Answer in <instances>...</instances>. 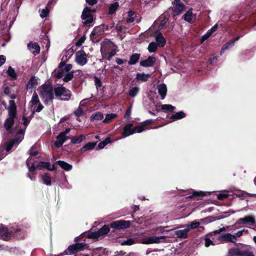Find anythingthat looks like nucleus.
Listing matches in <instances>:
<instances>
[{
	"mask_svg": "<svg viewBox=\"0 0 256 256\" xmlns=\"http://www.w3.org/2000/svg\"><path fill=\"white\" fill-rule=\"evenodd\" d=\"M6 109L8 110L9 117L5 121L4 126L8 131L12 132L11 128L14 124V119L17 113L16 106L14 100L9 101V106Z\"/></svg>",
	"mask_w": 256,
	"mask_h": 256,
	"instance_id": "1",
	"label": "nucleus"
},
{
	"mask_svg": "<svg viewBox=\"0 0 256 256\" xmlns=\"http://www.w3.org/2000/svg\"><path fill=\"white\" fill-rule=\"evenodd\" d=\"M54 90L50 85L44 84L42 86L40 96L46 104L52 102L54 99Z\"/></svg>",
	"mask_w": 256,
	"mask_h": 256,
	"instance_id": "2",
	"label": "nucleus"
},
{
	"mask_svg": "<svg viewBox=\"0 0 256 256\" xmlns=\"http://www.w3.org/2000/svg\"><path fill=\"white\" fill-rule=\"evenodd\" d=\"M54 92L56 98L60 100H68L72 96L70 91L62 86L55 88Z\"/></svg>",
	"mask_w": 256,
	"mask_h": 256,
	"instance_id": "3",
	"label": "nucleus"
},
{
	"mask_svg": "<svg viewBox=\"0 0 256 256\" xmlns=\"http://www.w3.org/2000/svg\"><path fill=\"white\" fill-rule=\"evenodd\" d=\"M88 248V245L84 243H76L70 246L63 253L60 254L59 256H62L64 254H72L84 250Z\"/></svg>",
	"mask_w": 256,
	"mask_h": 256,
	"instance_id": "4",
	"label": "nucleus"
},
{
	"mask_svg": "<svg viewBox=\"0 0 256 256\" xmlns=\"http://www.w3.org/2000/svg\"><path fill=\"white\" fill-rule=\"evenodd\" d=\"M24 132L25 130L20 129L17 132L16 137L6 144V149L7 152L10 151L13 146L18 145L20 142L24 138Z\"/></svg>",
	"mask_w": 256,
	"mask_h": 256,
	"instance_id": "5",
	"label": "nucleus"
},
{
	"mask_svg": "<svg viewBox=\"0 0 256 256\" xmlns=\"http://www.w3.org/2000/svg\"><path fill=\"white\" fill-rule=\"evenodd\" d=\"M94 10H91L90 8H85L82 12L81 18L84 20L83 24L86 25L90 24L93 22V16L91 12H95Z\"/></svg>",
	"mask_w": 256,
	"mask_h": 256,
	"instance_id": "6",
	"label": "nucleus"
},
{
	"mask_svg": "<svg viewBox=\"0 0 256 256\" xmlns=\"http://www.w3.org/2000/svg\"><path fill=\"white\" fill-rule=\"evenodd\" d=\"M131 222L129 220H118L111 222L110 226L112 228L120 230L128 228Z\"/></svg>",
	"mask_w": 256,
	"mask_h": 256,
	"instance_id": "7",
	"label": "nucleus"
},
{
	"mask_svg": "<svg viewBox=\"0 0 256 256\" xmlns=\"http://www.w3.org/2000/svg\"><path fill=\"white\" fill-rule=\"evenodd\" d=\"M110 232V228L108 226L105 225L97 232H92L88 234V238H97L100 236H103Z\"/></svg>",
	"mask_w": 256,
	"mask_h": 256,
	"instance_id": "8",
	"label": "nucleus"
},
{
	"mask_svg": "<svg viewBox=\"0 0 256 256\" xmlns=\"http://www.w3.org/2000/svg\"><path fill=\"white\" fill-rule=\"evenodd\" d=\"M76 62L82 66L86 64L88 62L86 55L84 50H79L76 53Z\"/></svg>",
	"mask_w": 256,
	"mask_h": 256,
	"instance_id": "9",
	"label": "nucleus"
},
{
	"mask_svg": "<svg viewBox=\"0 0 256 256\" xmlns=\"http://www.w3.org/2000/svg\"><path fill=\"white\" fill-rule=\"evenodd\" d=\"M166 236H164L146 237L142 239V244H158L162 242V240H164Z\"/></svg>",
	"mask_w": 256,
	"mask_h": 256,
	"instance_id": "10",
	"label": "nucleus"
},
{
	"mask_svg": "<svg viewBox=\"0 0 256 256\" xmlns=\"http://www.w3.org/2000/svg\"><path fill=\"white\" fill-rule=\"evenodd\" d=\"M256 221V218L253 215H248L244 216V218L238 219L236 222L235 224H248L250 225L254 224Z\"/></svg>",
	"mask_w": 256,
	"mask_h": 256,
	"instance_id": "11",
	"label": "nucleus"
},
{
	"mask_svg": "<svg viewBox=\"0 0 256 256\" xmlns=\"http://www.w3.org/2000/svg\"><path fill=\"white\" fill-rule=\"evenodd\" d=\"M184 8L185 6L180 0H174L172 8L174 15H179L184 10Z\"/></svg>",
	"mask_w": 256,
	"mask_h": 256,
	"instance_id": "12",
	"label": "nucleus"
},
{
	"mask_svg": "<svg viewBox=\"0 0 256 256\" xmlns=\"http://www.w3.org/2000/svg\"><path fill=\"white\" fill-rule=\"evenodd\" d=\"M100 52L102 57L108 60H110L111 58L116 54V52L114 50H112L110 52H108L107 46L104 44H102V46Z\"/></svg>",
	"mask_w": 256,
	"mask_h": 256,
	"instance_id": "13",
	"label": "nucleus"
},
{
	"mask_svg": "<svg viewBox=\"0 0 256 256\" xmlns=\"http://www.w3.org/2000/svg\"><path fill=\"white\" fill-rule=\"evenodd\" d=\"M13 233L12 231L10 232L6 228L1 226L0 227V238L8 240L12 236Z\"/></svg>",
	"mask_w": 256,
	"mask_h": 256,
	"instance_id": "14",
	"label": "nucleus"
},
{
	"mask_svg": "<svg viewBox=\"0 0 256 256\" xmlns=\"http://www.w3.org/2000/svg\"><path fill=\"white\" fill-rule=\"evenodd\" d=\"M133 124H126L124 128L122 134L124 138L127 137L134 133V128H132Z\"/></svg>",
	"mask_w": 256,
	"mask_h": 256,
	"instance_id": "15",
	"label": "nucleus"
},
{
	"mask_svg": "<svg viewBox=\"0 0 256 256\" xmlns=\"http://www.w3.org/2000/svg\"><path fill=\"white\" fill-rule=\"evenodd\" d=\"M218 239L222 242L236 243L234 236L230 233H226L219 236Z\"/></svg>",
	"mask_w": 256,
	"mask_h": 256,
	"instance_id": "16",
	"label": "nucleus"
},
{
	"mask_svg": "<svg viewBox=\"0 0 256 256\" xmlns=\"http://www.w3.org/2000/svg\"><path fill=\"white\" fill-rule=\"evenodd\" d=\"M28 47L30 52L34 55L38 54L40 51V47L36 42H30L28 44Z\"/></svg>",
	"mask_w": 256,
	"mask_h": 256,
	"instance_id": "17",
	"label": "nucleus"
},
{
	"mask_svg": "<svg viewBox=\"0 0 256 256\" xmlns=\"http://www.w3.org/2000/svg\"><path fill=\"white\" fill-rule=\"evenodd\" d=\"M37 168L40 170L46 168L49 170H53L55 169L54 164L52 165L50 162H41L37 165Z\"/></svg>",
	"mask_w": 256,
	"mask_h": 256,
	"instance_id": "18",
	"label": "nucleus"
},
{
	"mask_svg": "<svg viewBox=\"0 0 256 256\" xmlns=\"http://www.w3.org/2000/svg\"><path fill=\"white\" fill-rule=\"evenodd\" d=\"M242 36L240 35L238 36L234 39H232L230 40H229L228 42H227L222 48V50L220 51V54H222V53L224 52L227 50L228 48L234 45V44L235 42L238 40L239 38L242 37Z\"/></svg>",
	"mask_w": 256,
	"mask_h": 256,
	"instance_id": "19",
	"label": "nucleus"
},
{
	"mask_svg": "<svg viewBox=\"0 0 256 256\" xmlns=\"http://www.w3.org/2000/svg\"><path fill=\"white\" fill-rule=\"evenodd\" d=\"M158 92L160 94L161 98L164 100L167 93V87L164 84H161L158 86Z\"/></svg>",
	"mask_w": 256,
	"mask_h": 256,
	"instance_id": "20",
	"label": "nucleus"
},
{
	"mask_svg": "<svg viewBox=\"0 0 256 256\" xmlns=\"http://www.w3.org/2000/svg\"><path fill=\"white\" fill-rule=\"evenodd\" d=\"M156 59L154 57L150 56L147 59L140 62V65L144 67L152 66L155 62Z\"/></svg>",
	"mask_w": 256,
	"mask_h": 256,
	"instance_id": "21",
	"label": "nucleus"
},
{
	"mask_svg": "<svg viewBox=\"0 0 256 256\" xmlns=\"http://www.w3.org/2000/svg\"><path fill=\"white\" fill-rule=\"evenodd\" d=\"M67 60L68 59L66 58V57L64 58V56H63L62 58V61L59 64V68H62L67 72H72L71 70L72 68V65L71 64H65V61Z\"/></svg>",
	"mask_w": 256,
	"mask_h": 256,
	"instance_id": "22",
	"label": "nucleus"
},
{
	"mask_svg": "<svg viewBox=\"0 0 256 256\" xmlns=\"http://www.w3.org/2000/svg\"><path fill=\"white\" fill-rule=\"evenodd\" d=\"M192 8L188 10L183 16V18L186 22L192 23L195 19L194 16L192 14Z\"/></svg>",
	"mask_w": 256,
	"mask_h": 256,
	"instance_id": "23",
	"label": "nucleus"
},
{
	"mask_svg": "<svg viewBox=\"0 0 256 256\" xmlns=\"http://www.w3.org/2000/svg\"><path fill=\"white\" fill-rule=\"evenodd\" d=\"M188 232L186 228L184 230H176L174 232V234L178 238L184 239L188 238Z\"/></svg>",
	"mask_w": 256,
	"mask_h": 256,
	"instance_id": "24",
	"label": "nucleus"
},
{
	"mask_svg": "<svg viewBox=\"0 0 256 256\" xmlns=\"http://www.w3.org/2000/svg\"><path fill=\"white\" fill-rule=\"evenodd\" d=\"M38 78L36 76H32L26 84V88L30 89L34 88H36L38 85Z\"/></svg>",
	"mask_w": 256,
	"mask_h": 256,
	"instance_id": "25",
	"label": "nucleus"
},
{
	"mask_svg": "<svg viewBox=\"0 0 256 256\" xmlns=\"http://www.w3.org/2000/svg\"><path fill=\"white\" fill-rule=\"evenodd\" d=\"M241 250H242L238 248H231L228 250L226 256H240Z\"/></svg>",
	"mask_w": 256,
	"mask_h": 256,
	"instance_id": "26",
	"label": "nucleus"
},
{
	"mask_svg": "<svg viewBox=\"0 0 256 256\" xmlns=\"http://www.w3.org/2000/svg\"><path fill=\"white\" fill-rule=\"evenodd\" d=\"M150 76V74H145L144 73H138L136 76V79L138 81L143 82H146L148 78Z\"/></svg>",
	"mask_w": 256,
	"mask_h": 256,
	"instance_id": "27",
	"label": "nucleus"
},
{
	"mask_svg": "<svg viewBox=\"0 0 256 256\" xmlns=\"http://www.w3.org/2000/svg\"><path fill=\"white\" fill-rule=\"evenodd\" d=\"M156 44L160 47H162L166 44V40L161 34H158L156 36Z\"/></svg>",
	"mask_w": 256,
	"mask_h": 256,
	"instance_id": "28",
	"label": "nucleus"
},
{
	"mask_svg": "<svg viewBox=\"0 0 256 256\" xmlns=\"http://www.w3.org/2000/svg\"><path fill=\"white\" fill-rule=\"evenodd\" d=\"M64 136L60 134L56 136V140L54 142V145L56 146L57 148H60L62 146L64 142Z\"/></svg>",
	"mask_w": 256,
	"mask_h": 256,
	"instance_id": "29",
	"label": "nucleus"
},
{
	"mask_svg": "<svg viewBox=\"0 0 256 256\" xmlns=\"http://www.w3.org/2000/svg\"><path fill=\"white\" fill-rule=\"evenodd\" d=\"M140 57V54H132L128 62V64L132 65L136 64L138 60Z\"/></svg>",
	"mask_w": 256,
	"mask_h": 256,
	"instance_id": "30",
	"label": "nucleus"
},
{
	"mask_svg": "<svg viewBox=\"0 0 256 256\" xmlns=\"http://www.w3.org/2000/svg\"><path fill=\"white\" fill-rule=\"evenodd\" d=\"M56 162L62 168L66 170H70L72 169V166L66 163L65 162L59 160L58 161Z\"/></svg>",
	"mask_w": 256,
	"mask_h": 256,
	"instance_id": "31",
	"label": "nucleus"
},
{
	"mask_svg": "<svg viewBox=\"0 0 256 256\" xmlns=\"http://www.w3.org/2000/svg\"><path fill=\"white\" fill-rule=\"evenodd\" d=\"M150 124L148 121L146 122L145 123L142 124L140 126H138L134 128V133L135 132H141L146 130V127Z\"/></svg>",
	"mask_w": 256,
	"mask_h": 256,
	"instance_id": "32",
	"label": "nucleus"
},
{
	"mask_svg": "<svg viewBox=\"0 0 256 256\" xmlns=\"http://www.w3.org/2000/svg\"><path fill=\"white\" fill-rule=\"evenodd\" d=\"M86 138L85 136L82 134L78 137H72L71 142L73 144H80Z\"/></svg>",
	"mask_w": 256,
	"mask_h": 256,
	"instance_id": "33",
	"label": "nucleus"
},
{
	"mask_svg": "<svg viewBox=\"0 0 256 256\" xmlns=\"http://www.w3.org/2000/svg\"><path fill=\"white\" fill-rule=\"evenodd\" d=\"M248 234V230H246L244 228L238 231L237 232L234 233L233 234V236H234V238L235 240V242H236L237 241L238 238L240 237L244 234Z\"/></svg>",
	"mask_w": 256,
	"mask_h": 256,
	"instance_id": "34",
	"label": "nucleus"
},
{
	"mask_svg": "<svg viewBox=\"0 0 256 256\" xmlns=\"http://www.w3.org/2000/svg\"><path fill=\"white\" fill-rule=\"evenodd\" d=\"M41 176L43 180L44 183L45 184L48 186L51 184V178L50 175L48 173H46L44 175H42Z\"/></svg>",
	"mask_w": 256,
	"mask_h": 256,
	"instance_id": "35",
	"label": "nucleus"
},
{
	"mask_svg": "<svg viewBox=\"0 0 256 256\" xmlns=\"http://www.w3.org/2000/svg\"><path fill=\"white\" fill-rule=\"evenodd\" d=\"M140 88L138 86L132 88L130 89L128 94L130 97H135L139 92Z\"/></svg>",
	"mask_w": 256,
	"mask_h": 256,
	"instance_id": "36",
	"label": "nucleus"
},
{
	"mask_svg": "<svg viewBox=\"0 0 256 256\" xmlns=\"http://www.w3.org/2000/svg\"><path fill=\"white\" fill-rule=\"evenodd\" d=\"M26 165L30 172H34L36 168L33 162L32 159L30 158H28L26 160Z\"/></svg>",
	"mask_w": 256,
	"mask_h": 256,
	"instance_id": "37",
	"label": "nucleus"
},
{
	"mask_svg": "<svg viewBox=\"0 0 256 256\" xmlns=\"http://www.w3.org/2000/svg\"><path fill=\"white\" fill-rule=\"evenodd\" d=\"M185 116H186L185 114L183 112L181 111V112H176V114L172 115L170 118L174 120H177L182 118H184Z\"/></svg>",
	"mask_w": 256,
	"mask_h": 256,
	"instance_id": "38",
	"label": "nucleus"
},
{
	"mask_svg": "<svg viewBox=\"0 0 256 256\" xmlns=\"http://www.w3.org/2000/svg\"><path fill=\"white\" fill-rule=\"evenodd\" d=\"M104 117V115L101 112H96L90 116L91 120H102Z\"/></svg>",
	"mask_w": 256,
	"mask_h": 256,
	"instance_id": "39",
	"label": "nucleus"
},
{
	"mask_svg": "<svg viewBox=\"0 0 256 256\" xmlns=\"http://www.w3.org/2000/svg\"><path fill=\"white\" fill-rule=\"evenodd\" d=\"M200 222L196 221H193L191 222L189 224L186 226V229L188 232H189L190 230H194L198 228L200 226Z\"/></svg>",
	"mask_w": 256,
	"mask_h": 256,
	"instance_id": "40",
	"label": "nucleus"
},
{
	"mask_svg": "<svg viewBox=\"0 0 256 256\" xmlns=\"http://www.w3.org/2000/svg\"><path fill=\"white\" fill-rule=\"evenodd\" d=\"M117 116V114H107L106 116V118L103 120L104 123H108L110 122L112 119L116 118Z\"/></svg>",
	"mask_w": 256,
	"mask_h": 256,
	"instance_id": "41",
	"label": "nucleus"
},
{
	"mask_svg": "<svg viewBox=\"0 0 256 256\" xmlns=\"http://www.w3.org/2000/svg\"><path fill=\"white\" fill-rule=\"evenodd\" d=\"M30 102L32 107L40 103L39 98L36 92L34 93Z\"/></svg>",
	"mask_w": 256,
	"mask_h": 256,
	"instance_id": "42",
	"label": "nucleus"
},
{
	"mask_svg": "<svg viewBox=\"0 0 256 256\" xmlns=\"http://www.w3.org/2000/svg\"><path fill=\"white\" fill-rule=\"evenodd\" d=\"M8 74L12 79L16 80L17 78V75L14 68L12 66H10L7 71Z\"/></svg>",
	"mask_w": 256,
	"mask_h": 256,
	"instance_id": "43",
	"label": "nucleus"
},
{
	"mask_svg": "<svg viewBox=\"0 0 256 256\" xmlns=\"http://www.w3.org/2000/svg\"><path fill=\"white\" fill-rule=\"evenodd\" d=\"M119 4L118 2H114L112 4L108 10V13L109 14H113L117 10L118 8V7Z\"/></svg>",
	"mask_w": 256,
	"mask_h": 256,
	"instance_id": "44",
	"label": "nucleus"
},
{
	"mask_svg": "<svg viewBox=\"0 0 256 256\" xmlns=\"http://www.w3.org/2000/svg\"><path fill=\"white\" fill-rule=\"evenodd\" d=\"M68 72L65 71L62 68H60V70L56 74V76L58 78H63Z\"/></svg>",
	"mask_w": 256,
	"mask_h": 256,
	"instance_id": "45",
	"label": "nucleus"
},
{
	"mask_svg": "<svg viewBox=\"0 0 256 256\" xmlns=\"http://www.w3.org/2000/svg\"><path fill=\"white\" fill-rule=\"evenodd\" d=\"M96 144L95 142H90L86 144L82 148L84 150H92L94 148Z\"/></svg>",
	"mask_w": 256,
	"mask_h": 256,
	"instance_id": "46",
	"label": "nucleus"
},
{
	"mask_svg": "<svg viewBox=\"0 0 256 256\" xmlns=\"http://www.w3.org/2000/svg\"><path fill=\"white\" fill-rule=\"evenodd\" d=\"M161 108L165 112H172L175 109V107L171 104H162Z\"/></svg>",
	"mask_w": 256,
	"mask_h": 256,
	"instance_id": "47",
	"label": "nucleus"
},
{
	"mask_svg": "<svg viewBox=\"0 0 256 256\" xmlns=\"http://www.w3.org/2000/svg\"><path fill=\"white\" fill-rule=\"evenodd\" d=\"M157 48V44L154 42H152L149 44L148 49L149 52H154L156 50Z\"/></svg>",
	"mask_w": 256,
	"mask_h": 256,
	"instance_id": "48",
	"label": "nucleus"
},
{
	"mask_svg": "<svg viewBox=\"0 0 256 256\" xmlns=\"http://www.w3.org/2000/svg\"><path fill=\"white\" fill-rule=\"evenodd\" d=\"M240 256H254V255L252 252L248 249H246L241 250Z\"/></svg>",
	"mask_w": 256,
	"mask_h": 256,
	"instance_id": "49",
	"label": "nucleus"
},
{
	"mask_svg": "<svg viewBox=\"0 0 256 256\" xmlns=\"http://www.w3.org/2000/svg\"><path fill=\"white\" fill-rule=\"evenodd\" d=\"M135 243V240L132 238H129L122 242V245L130 246Z\"/></svg>",
	"mask_w": 256,
	"mask_h": 256,
	"instance_id": "50",
	"label": "nucleus"
},
{
	"mask_svg": "<svg viewBox=\"0 0 256 256\" xmlns=\"http://www.w3.org/2000/svg\"><path fill=\"white\" fill-rule=\"evenodd\" d=\"M74 77V72H70L63 78V80L64 82H68L70 80Z\"/></svg>",
	"mask_w": 256,
	"mask_h": 256,
	"instance_id": "51",
	"label": "nucleus"
},
{
	"mask_svg": "<svg viewBox=\"0 0 256 256\" xmlns=\"http://www.w3.org/2000/svg\"><path fill=\"white\" fill-rule=\"evenodd\" d=\"M228 192L226 190L222 192L217 195V198L220 200H222L228 196Z\"/></svg>",
	"mask_w": 256,
	"mask_h": 256,
	"instance_id": "52",
	"label": "nucleus"
},
{
	"mask_svg": "<svg viewBox=\"0 0 256 256\" xmlns=\"http://www.w3.org/2000/svg\"><path fill=\"white\" fill-rule=\"evenodd\" d=\"M215 220V218H214V217H212V216H209V217H206L204 219H202L200 220V222H201L203 223V224H208V223H210V222H212L213 221H214Z\"/></svg>",
	"mask_w": 256,
	"mask_h": 256,
	"instance_id": "53",
	"label": "nucleus"
},
{
	"mask_svg": "<svg viewBox=\"0 0 256 256\" xmlns=\"http://www.w3.org/2000/svg\"><path fill=\"white\" fill-rule=\"evenodd\" d=\"M49 10L48 8L42 9V10H40V16L42 18H44L47 16L48 14Z\"/></svg>",
	"mask_w": 256,
	"mask_h": 256,
	"instance_id": "54",
	"label": "nucleus"
},
{
	"mask_svg": "<svg viewBox=\"0 0 256 256\" xmlns=\"http://www.w3.org/2000/svg\"><path fill=\"white\" fill-rule=\"evenodd\" d=\"M205 193H206V192H202V191H201V192H194V193H193V194L192 196H188V198H192V197H194V196H204L206 195Z\"/></svg>",
	"mask_w": 256,
	"mask_h": 256,
	"instance_id": "55",
	"label": "nucleus"
},
{
	"mask_svg": "<svg viewBox=\"0 0 256 256\" xmlns=\"http://www.w3.org/2000/svg\"><path fill=\"white\" fill-rule=\"evenodd\" d=\"M84 114V111L82 108H80V106H78V109L74 112V114L78 118L80 117L81 116H82Z\"/></svg>",
	"mask_w": 256,
	"mask_h": 256,
	"instance_id": "56",
	"label": "nucleus"
},
{
	"mask_svg": "<svg viewBox=\"0 0 256 256\" xmlns=\"http://www.w3.org/2000/svg\"><path fill=\"white\" fill-rule=\"evenodd\" d=\"M134 12L133 11H129L128 12V16L129 18H127V22H132L134 21V18H132Z\"/></svg>",
	"mask_w": 256,
	"mask_h": 256,
	"instance_id": "57",
	"label": "nucleus"
},
{
	"mask_svg": "<svg viewBox=\"0 0 256 256\" xmlns=\"http://www.w3.org/2000/svg\"><path fill=\"white\" fill-rule=\"evenodd\" d=\"M204 245L206 247H208L210 245H214V244L209 238H206L204 239Z\"/></svg>",
	"mask_w": 256,
	"mask_h": 256,
	"instance_id": "58",
	"label": "nucleus"
},
{
	"mask_svg": "<svg viewBox=\"0 0 256 256\" xmlns=\"http://www.w3.org/2000/svg\"><path fill=\"white\" fill-rule=\"evenodd\" d=\"M94 80L96 87L97 88L100 87L102 86L100 80L96 76L94 77Z\"/></svg>",
	"mask_w": 256,
	"mask_h": 256,
	"instance_id": "59",
	"label": "nucleus"
},
{
	"mask_svg": "<svg viewBox=\"0 0 256 256\" xmlns=\"http://www.w3.org/2000/svg\"><path fill=\"white\" fill-rule=\"evenodd\" d=\"M168 226H158L156 228V230L158 231V233H162L165 231H168L169 230H166V228H168Z\"/></svg>",
	"mask_w": 256,
	"mask_h": 256,
	"instance_id": "60",
	"label": "nucleus"
},
{
	"mask_svg": "<svg viewBox=\"0 0 256 256\" xmlns=\"http://www.w3.org/2000/svg\"><path fill=\"white\" fill-rule=\"evenodd\" d=\"M211 34H212L210 32H208H208H206V34L202 36V38H201V42L202 43L204 40H207L211 36Z\"/></svg>",
	"mask_w": 256,
	"mask_h": 256,
	"instance_id": "61",
	"label": "nucleus"
},
{
	"mask_svg": "<svg viewBox=\"0 0 256 256\" xmlns=\"http://www.w3.org/2000/svg\"><path fill=\"white\" fill-rule=\"evenodd\" d=\"M23 124L24 126H26L30 122V120L28 118H26L24 116L22 117Z\"/></svg>",
	"mask_w": 256,
	"mask_h": 256,
	"instance_id": "62",
	"label": "nucleus"
},
{
	"mask_svg": "<svg viewBox=\"0 0 256 256\" xmlns=\"http://www.w3.org/2000/svg\"><path fill=\"white\" fill-rule=\"evenodd\" d=\"M43 106L40 103H39L38 108H34V110H35L36 112H39L43 109Z\"/></svg>",
	"mask_w": 256,
	"mask_h": 256,
	"instance_id": "63",
	"label": "nucleus"
},
{
	"mask_svg": "<svg viewBox=\"0 0 256 256\" xmlns=\"http://www.w3.org/2000/svg\"><path fill=\"white\" fill-rule=\"evenodd\" d=\"M131 114V106L126 110V113L124 114V118H128L130 115Z\"/></svg>",
	"mask_w": 256,
	"mask_h": 256,
	"instance_id": "64",
	"label": "nucleus"
}]
</instances>
